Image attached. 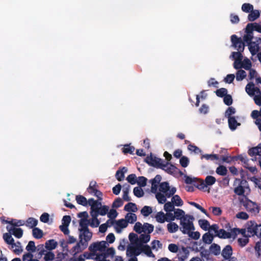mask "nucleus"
<instances>
[{"mask_svg":"<svg viewBox=\"0 0 261 261\" xmlns=\"http://www.w3.org/2000/svg\"><path fill=\"white\" fill-rule=\"evenodd\" d=\"M194 218L193 216L190 215H186V217H184L180 221V224L181 226L179 228L182 233L187 234L190 231L195 230V227L193 221Z\"/></svg>","mask_w":261,"mask_h":261,"instance_id":"nucleus-1","label":"nucleus"},{"mask_svg":"<svg viewBox=\"0 0 261 261\" xmlns=\"http://www.w3.org/2000/svg\"><path fill=\"white\" fill-rule=\"evenodd\" d=\"M241 205L245 208L247 211L252 215H256L259 213V206L254 202L252 201L246 197L240 199Z\"/></svg>","mask_w":261,"mask_h":261,"instance_id":"nucleus-2","label":"nucleus"},{"mask_svg":"<svg viewBox=\"0 0 261 261\" xmlns=\"http://www.w3.org/2000/svg\"><path fill=\"white\" fill-rule=\"evenodd\" d=\"M247 230L248 237L256 236L261 238V224L257 225L255 222L250 221L247 223Z\"/></svg>","mask_w":261,"mask_h":261,"instance_id":"nucleus-3","label":"nucleus"},{"mask_svg":"<svg viewBox=\"0 0 261 261\" xmlns=\"http://www.w3.org/2000/svg\"><path fill=\"white\" fill-rule=\"evenodd\" d=\"M145 161L150 166L156 168H161L162 169H164L165 167H166L168 164V162H166L164 164L163 163V161L162 159L155 156L153 157L151 155L149 156H147L145 159Z\"/></svg>","mask_w":261,"mask_h":261,"instance_id":"nucleus-4","label":"nucleus"},{"mask_svg":"<svg viewBox=\"0 0 261 261\" xmlns=\"http://www.w3.org/2000/svg\"><path fill=\"white\" fill-rule=\"evenodd\" d=\"M159 191L165 194L167 197L169 198L173 196L176 191L175 187L170 189L169 183L165 181L161 182L159 185Z\"/></svg>","mask_w":261,"mask_h":261,"instance_id":"nucleus-5","label":"nucleus"},{"mask_svg":"<svg viewBox=\"0 0 261 261\" xmlns=\"http://www.w3.org/2000/svg\"><path fill=\"white\" fill-rule=\"evenodd\" d=\"M107 242L101 241L91 244L89 247L90 252L94 254L97 251H104L107 248Z\"/></svg>","mask_w":261,"mask_h":261,"instance_id":"nucleus-6","label":"nucleus"},{"mask_svg":"<svg viewBox=\"0 0 261 261\" xmlns=\"http://www.w3.org/2000/svg\"><path fill=\"white\" fill-rule=\"evenodd\" d=\"M97 184L95 181H91L90 182L89 187L87 189V191L91 194H94V196H96L98 200H102V193L99 190L97 189Z\"/></svg>","mask_w":261,"mask_h":261,"instance_id":"nucleus-7","label":"nucleus"},{"mask_svg":"<svg viewBox=\"0 0 261 261\" xmlns=\"http://www.w3.org/2000/svg\"><path fill=\"white\" fill-rule=\"evenodd\" d=\"M231 41L232 45L239 51H243L245 47L244 42L241 38H238L237 35H232L231 36Z\"/></svg>","mask_w":261,"mask_h":261,"instance_id":"nucleus-8","label":"nucleus"},{"mask_svg":"<svg viewBox=\"0 0 261 261\" xmlns=\"http://www.w3.org/2000/svg\"><path fill=\"white\" fill-rule=\"evenodd\" d=\"M92 237V232L89 229L80 232L79 238L80 240L83 241L84 243L88 245V242L89 241Z\"/></svg>","mask_w":261,"mask_h":261,"instance_id":"nucleus-9","label":"nucleus"},{"mask_svg":"<svg viewBox=\"0 0 261 261\" xmlns=\"http://www.w3.org/2000/svg\"><path fill=\"white\" fill-rule=\"evenodd\" d=\"M87 245L84 243L83 240H80L79 242H78L75 246H74L71 249V252L73 255H75L76 254L82 252L83 250H84Z\"/></svg>","mask_w":261,"mask_h":261,"instance_id":"nucleus-10","label":"nucleus"},{"mask_svg":"<svg viewBox=\"0 0 261 261\" xmlns=\"http://www.w3.org/2000/svg\"><path fill=\"white\" fill-rule=\"evenodd\" d=\"M232 254V247L229 245H226L222 250L221 255L225 259L229 260V259H231V256Z\"/></svg>","mask_w":261,"mask_h":261,"instance_id":"nucleus-11","label":"nucleus"},{"mask_svg":"<svg viewBox=\"0 0 261 261\" xmlns=\"http://www.w3.org/2000/svg\"><path fill=\"white\" fill-rule=\"evenodd\" d=\"M217 236L221 239L232 238L233 239V228L230 229V231H226L223 229H220Z\"/></svg>","mask_w":261,"mask_h":261,"instance_id":"nucleus-12","label":"nucleus"},{"mask_svg":"<svg viewBox=\"0 0 261 261\" xmlns=\"http://www.w3.org/2000/svg\"><path fill=\"white\" fill-rule=\"evenodd\" d=\"M7 230L10 233L14 235L16 238L19 239L23 235V230L20 228H15L12 227L7 226Z\"/></svg>","mask_w":261,"mask_h":261,"instance_id":"nucleus-13","label":"nucleus"},{"mask_svg":"<svg viewBox=\"0 0 261 261\" xmlns=\"http://www.w3.org/2000/svg\"><path fill=\"white\" fill-rule=\"evenodd\" d=\"M116 226L115 228L117 232H120L122 228H126L128 223L126 219H121L116 221Z\"/></svg>","mask_w":261,"mask_h":261,"instance_id":"nucleus-14","label":"nucleus"},{"mask_svg":"<svg viewBox=\"0 0 261 261\" xmlns=\"http://www.w3.org/2000/svg\"><path fill=\"white\" fill-rule=\"evenodd\" d=\"M248 154L251 156L259 155L261 156V143H259L257 146L252 147L248 151Z\"/></svg>","mask_w":261,"mask_h":261,"instance_id":"nucleus-15","label":"nucleus"},{"mask_svg":"<svg viewBox=\"0 0 261 261\" xmlns=\"http://www.w3.org/2000/svg\"><path fill=\"white\" fill-rule=\"evenodd\" d=\"M228 123L229 127L231 130H236L237 127L241 125V123L237 121L235 117L229 118L228 119Z\"/></svg>","mask_w":261,"mask_h":261,"instance_id":"nucleus-16","label":"nucleus"},{"mask_svg":"<svg viewBox=\"0 0 261 261\" xmlns=\"http://www.w3.org/2000/svg\"><path fill=\"white\" fill-rule=\"evenodd\" d=\"M246 183H247V181L246 180H242L240 181V185L234 188V192L237 195L239 196L244 195L245 193V189L243 185Z\"/></svg>","mask_w":261,"mask_h":261,"instance_id":"nucleus-17","label":"nucleus"},{"mask_svg":"<svg viewBox=\"0 0 261 261\" xmlns=\"http://www.w3.org/2000/svg\"><path fill=\"white\" fill-rule=\"evenodd\" d=\"M11 234H12L10 233V232L5 233L3 234V239L6 243L11 245L12 248H14V246H15V245L14 243V240L12 237Z\"/></svg>","mask_w":261,"mask_h":261,"instance_id":"nucleus-18","label":"nucleus"},{"mask_svg":"<svg viewBox=\"0 0 261 261\" xmlns=\"http://www.w3.org/2000/svg\"><path fill=\"white\" fill-rule=\"evenodd\" d=\"M164 170H165L168 173L171 174L177 173L178 171L180 173V174H182L181 172L179 171L177 168L172 164H170L169 163L167 166L165 167Z\"/></svg>","mask_w":261,"mask_h":261,"instance_id":"nucleus-19","label":"nucleus"},{"mask_svg":"<svg viewBox=\"0 0 261 261\" xmlns=\"http://www.w3.org/2000/svg\"><path fill=\"white\" fill-rule=\"evenodd\" d=\"M127 171V168L123 167L122 169H119L116 171V179L121 181L123 180L124 178V173Z\"/></svg>","mask_w":261,"mask_h":261,"instance_id":"nucleus-20","label":"nucleus"},{"mask_svg":"<svg viewBox=\"0 0 261 261\" xmlns=\"http://www.w3.org/2000/svg\"><path fill=\"white\" fill-rule=\"evenodd\" d=\"M79 225L80 226V228L79 229L80 232L87 230L89 229L88 225H89V220L85 219H81L80 220Z\"/></svg>","mask_w":261,"mask_h":261,"instance_id":"nucleus-21","label":"nucleus"},{"mask_svg":"<svg viewBox=\"0 0 261 261\" xmlns=\"http://www.w3.org/2000/svg\"><path fill=\"white\" fill-rule=\"evenodd\" d=\"M124 210L128 212H136L138 210L137 205L135 203L128 202L124 207Z\"/></svg>","mask_w":261,"mask_h":261,"instance_id":"nucleus-22","label":"nucleus"},{"mask_svg":"<svg viewBox=\"0 0 261 261\" xmlns=\"http://www.w3.org/2000/svg\"><path fill=\"white\" fill-rule=\"evenodd\" d=\"M128 238L131 244L136 245L141 244V243H139L140 240L137 234L133 232L130 233L128 236Z\"/></svg>","mask_w":261,"mask_h":261,"instance_id":"nucleus-23","label":"nucleus"},{"mask_svg":"<svg viewBox=\"0 0 261 261\" xmlns=\"http://www.w3.org/2000/svg\"><path fill=\"white\" fill-rule=\"evenodd\" d=\"M260 13L258 10L253 9L248 16V19L250 21H253L259 17Z\"/></svg>","mask_w":261,"mask_h":261,"instance_id":"nucleus-24","label":"nucleus"},{"mask_svg":"<svg viewBox=\"0 0 261 261\" xmlns=\"http://www.w3.org/2000/svg\"><path fill=\"white\" fill-rule=\"evenodd\" d=\"M57 242L53 240H49L45 242V248L48 250L54 249L57 246Z\"/></svg>","mask_w":261,"mask_h":261,"instance_id":"nucleus-25","label":"nucleus"},{"mask_svg":"<svg viewBox=\"0 0 261 261\" xmlns=\"http://www.w3.org/2000/svg\"><path fill=\"white\" fill-rule=\"evenodd\" d=\"M233 239H236L237 235L238 234L241 233L244 237L245 238H248V234H246V229H239L237 228H233Z\"/></svg>","mask_w":261,"mask_h":261,"instance_id":"nucleus-26","label":"nucleus"},{"mask_svg":"<svg viewBox=\"0 0 261 261\" xmlns=\"http://www.w3.org/2000/svg\"><path fill=\"white\" fill-rule=\"evenodd\" d=\"M214 237L210 232H206L202 236V240L205 244H211L213 240Z\"/></svg>","mask_w":261,"mask_h":261,"instance_id":"nucleus-27","label":"nucleus"},{"mask_svg":"<svg viewBox=\"0 0 261 261\" xmlns=\"http://www.w3.org/2000/svg\"><path fill=\"white\" fill-rule=\"evenodd\" d=\"M125 219L127 222V223H134L137 221V215L135 214L128 213L125 217Z\"/></svg>","mask_w":261,"mask_h":261,"instance_id":"nucleus-28","label":"nucleus"},{"mask_svg":"<svg viewBox=\"0 0 261 261\" xmlns=\"http://www.w3.org/2000/svg\"><path fill=\"white\" fill-rule=\"evenodd\" d=\"M220 247L218 244L213 243L210 247V252L215 255H217L220 253Z\"/></svg>","mask_w":261,"mask_h":261,"instance_id":"nucleus-29","label":"nucleus"},{"mask_svg":"<svg viewBox=\"0 0 261 261\" xmlns=\"http://www.w3.org/2000/svg\"><path fill=\"white\" fill-rule=\"evenodd\" d=\"M168 231L170 233H174L176 232L179 227L178 225L175 222H170L167 225Z\"/></svg>","mask_w":261,"mask_h":261,"instance_id":"nucleus-30","label":"nucleus"},{"mask_svg":"<svg viewBox=\"0 0 261 261\" xmlns=\"http://www.w3.org/2000/svg\"><path fill=\"white\" fill-rule=\"evenodd\" d=\"M194 185L200 190L204 191V189L206 188L204 181L200 179H196V181H195Z\"/></svg>","mask_w":261,"mask_h":261,"instance_id":"nucleus-31","label":"nucleus"},{"mask_svg":"<svg viewBox=\"0 0 261 261\" xmlns=\"http://www.w3.org/2000/svg\"><path fill=\"white\" fill-rule=\"evenodd\" d=\"M76 201L79 204L83 206H87L88 201L87 199L83 196L79 195H76L75 197Z\"/></svg>","mask_w":261,"mask_h":261,"instance_id":"nucleus-32","label":"nucleus"},{"mask_svg":"<svg viewBox=\"0 0 261 261\" xmlns=\"http://www.w3.org/2000/svg\"><path fill=\"white\" fill-rule=\"evenodd\" d=\"M246 91L250 96L254 95L255 87L253 83H248L246 86Z\"/></svg>","mask_w":261,"mask_h":261,"instance_id":"nucleus-33","label":"nucleus"},{"mask_svg":"<svg viewBox=\"0 0 261 261\" xmlns=\"http://www.w3.org/2000/svg\"><path fill=\"white\" fill-rule=\"evenodd\" d=\"M156 221L161 223H163L166 221L165 214L162 211L158 212L155 216Z\"/></svg>","mask_w":261,"mask_h":261,"instance_id":"nucleus-34","label":"nucleus"},{"mask_svg":"<svg viewBox=\"0 0 261 261\" xmlns=\"http://www.w3.org/2000/svg\"><path fill=\"white\" fill-rule=\"evenodd\" d=\"M136 250V245H129L126 250V255L129 257H133L135 255Z\"/></svg>","mask_w":261,"mask_h":261,"instance_id":"nucleus-35","label":"nucleus"},{"mask_svg":"<svg viewBox=\"0 0 261 261\" xmlns=\"http://www.w3.org/2000/svg\"><path fill=\"white\" fill-rule=\"evenodd\" d=\"M38 224V220L34 218L30 217L29 218L27 221L25 225L27 227H29L30 228H33L35 227Z\"/></svg>","mask_w":261,"mask_h":261,"instance_id":"nucleus-36","label":"nucleus"},{"mask_svg":"<svg viewBox=\"0 0 261 261\" xmlns=\"http://www.w3.org/2000/svg\"><path fill=\"white\" fill-rule=\"evenodd\" d=\"M33 237L37 239H41L43 237V231L38 227H35L32 230Z\"/></svg>","mask_w":261,"mask_h":261,"instance_id":"nucleus-37","label":"nucleus"},{"mask_svg":"<svg viewBox=\"0 0 261 261\" xmlns=\"http://www.w3.org/2000/svg\"><path fill=\"white\" fill-rule=\"evenodd\" d=\"M198 223L200 227L204 230L206 231L209 229L210 225L207 220L205 219H200L198 221Z\"/></svg>","mask_w":261,"mask_h":261,"instance_id":"nucleus-38","label":"nucleus"},{"mask_svg":"<svg viewBox=\"0 0 261 261\" xmlns=\"http://www.w3.org/2000/svg\"><path fill=\"white\" fill-rule=\"evenodd\" d=\"M205 184L206 185V187L207 186H211L213 185L216 181V179L215 177L211 176V175H208L207 176L205 180H204Z\"/></svg>","mask_w":261,"mask_h":261,"instance_id":"nucleus-39","label":"nucleus"},{"mask_svg":"<svg viewBox=\"0 0 261 261\" xmlns=\"http://www.w3.org/2000/svg\"><path fill=\"white\" fill-rule=\"evenodd\" d=\"M172 202L176 206H181L183 204V201L178 195H173L172 198Z\"/></svg>","mask_w":261,"mask_h":261,"instance_id":"nucleus-40","label":"nucleus"},{"mask_svg":"<svg viewBox=\"0 0 261 261\" xmlns=\"http://www.w3.org/2000/svg\"><path fill=\"white\" fill-rule=\"evenodd\" d=\"M122 152L124 154H133L134 150L135 147L133 146H130L129 144H125L122 149Z\"/></svg>","mask_w":261,"mask_h":261,"instance_id":"nucleus-41","label":"nucleus"},{"mask_svg":"<svg viewBox=\"0 0 261 261\" xmlns=\"http://www.w3.org/2000/svg\"><path fill=\"white\" fill-rule=\"evenodd\" d=\"M142 252L149 257H154V255L152 253L151 248L147 245H142Z\"/></svg>","mask_w":261,"mask_h":261,"instance_id":"nucleus-42","label":"nucleus"},{"mask_svg":"<svg viewBox=\"0 0 261 261\" xmlns=\"http://www.w3.org/2000/svg\"><path fill=\"white\" fill-rule=\"evenodd\" d=\"M143 232H147L148 234L151 233L154 229L153 225L149 224L148 223H145L143 226Z\"/></svg>","mask_w":261,"mask_h":261,"instance_id":"nucleus-43","label":"nucleus"},{"mask_svg":"<svg viewBox=\"0 0 261 261\" xmlns=\"http://www.w3.org/2000/svg\"><path fill=\"white\" fill-rule=\"evenodd\" d=\"M174 216H176L175 218L176 219L180 220V221L181 219L186 217L185 212L179 208L176 209L174 211Z\"/></svg>","mask_w":261,"mask_h":261,"instance_id":"nucleus-44","label":"nucleus"},{"mask_svg":"<svg viewBox=\"0 0 261 261\" xmlns=\"http://www.w3.org/2000/svg\"><path fill=\"white\" fill-rule=\"evenodd\" d=\"M152 212V208L149 206H144L141 210V213L144 216L147 217Z\"/></svg>","mask_w":261,"mask_h":261,"instance_id":"nucleus-45","label":"nucleus"},{"mask_svg":"<svg viewBox=\"0 0 261 261\" xmlns=\"http://www.w3.org/2000/svg\"><path fill=\"white\" fill-rule=\"evenodd\" d=\"M236 109L232 107H228L225 112V117L227 118L233 117V116L232 115H233L236 113Z\"/></svg>","mask_w":261,"mask_h":261,"instance_id":"nucleus-46","label":"nucleus"},{"mask_svg":"<svg viewBox=\"0 0 261 261\" xmlns=\"http://www.w3.org/2000/svg\"><path fill=\"white\" fill-rule=\"evenodd\" d=\"M155 197L158 200V201L160 204H163L166 201V195H164L161 192H158L155 194Z\"/></svg>","mask_w":261,"mask_h":261,"instance_id":"nucleus-47","label":"nucleus"},{"mask_svg":"<svg viewBox=\"0 0 261 261\" xmlns=\"http://www.w3.org/2000/svg\"><path fill=\"white\" fill-rule=\"evenodd\" d=\"M89 220V225L92 227H97L99 226L100 222L96 218V215L93 216V218Z\"/></svg>","mask_w":261,"mask_h":261,"instance_id":"nucleus-48","label":"nucleus"},{"mask_svg":"<svg viewBox=\"0 0 261 261\" xmlns=\"http://www.w3.org/2000/svg\"><path fill=\"white\" fill-rule=\"evenodd\" d=\"M203 158L207 160H219V156L217 154H203L201 156V159H203Z\"/></svg>","mask_w":261,"mask_h":261,"instance_id":"nucleus-49","label":"nucleus"},{"mask_svg":"<svg viewBox=\"0 0 261 261\" xmlns=\"http://www.w3.org/2000/svg\"><path fill=\"white\" fill-rule=\"evenodd\" d=\"M150 236L149 234H141L139 237V243H147L150 241Z\"/></svg>","mask_w":261,"mask_h":261,"instance_id":"nucleus-50","label":"nucleus"},{"mask_svg":"<svg viewBox=\"0 0 261 261\" xmlns=\"http://www.w3.org/2000/svg\"><path fill=\"white\" fill-rule=\"evenodd\" d=\"M246 76V73L243 70H239L236 73V80L238 81H242Z\"/></svg>","mask_w":261,"mask_h":261,"instance_id":"nucleus-51","label":"nucleus"},{"mask_svg":"<svg viewBox=\"0 0 261 261\" xmlns=\"http://www.w3.org/2000/svg\"><path fill=\"white\" fill-rule=\"evenodd\" d=\"M253 9L252 5L249 3H245L242 5V10L243 12L246 13H250Z\"/></svg>","mask_w":261,"mask_h":261,"instance_id":"nucleus-52","label":"nucleus"},{"mask_svg":"<svg viewBox=\"0 0 261 261\" xmlns=\"http://www.w3.org/2000/svg\"><path fill=\"white\" fill-rule=\"evenodd\" d=\"M25 249L31 253L35 252L36 247L35 246V242L33 241H30L26 246Z\"/></svg>","mask_w":261,"mask_h":261,"instance_id":"nucleus-53","label":"nucleus"},{"mask_svg":"<svg viewBox=\"0 0 261 261\" xmlns=\"http://www.w3.org/2000/svg\"><path fill=\"white\" fill-rule=\"evenodd\" d=\"M216 173L222 176H224L226 175L227 172V170L226 168L224 166H219L216 169Z\"/></svg>","mask_w":261,"mask_h":261,"instance_id":"nucleus-54","label":"nucleus"},{"mask_svg":"<svg viewBox=\"0 0 261 261\" xmlns=\"http://www.w3.org/2000/svg\"><path fill=\"white\" fill-rule=\"evenodd\" d=\"M133 192L134 195L137 197H141L143 196L144 193L143 192V190L141 189L140 187H135L134 188Z\"/></svg>","mask_w":261,"mask_h":261,"instance_id":"nucleus-55","label":"nucleus"},{"mask_svg":"<svg viewBox=\"0 0 261 261\" xmlns=\"http://www.w3.org/2000/svg\"><path fill=\"white\" fill-rule=\"evenodd\" d=\"M241 51H238V52H233L232 53V56L233 58L235 59V61H238V64H241V61L242 60V55L241 53Z\"/></svg>","mask_w":261,"mask_h":261,"instance_id":"nucleus-56","label":"nucleus"},{"mask_svg":"<svg viewBox=\"0 0 261 261\" xmlns=\"http://www.w3.org/2000/svg\"><path fill=\"white\" fill-rule=\"evenodd\" d=\"M109 211V207L106 205L101 206L97 209V212L98 214L101 216H105L106 215Z\"/></svg>","mask_w":261,"mask_h":261,"instance_id":"nucleus-57","label":"nucleus"},{"mask_svg":"<svg viewBox=\"0 0 261 261\" xmlns=\"http://www.w3.org/2000/svg\"><path fill=\"white\" fill-rule=\"evenodd\" d=\"M227 93V90L224 88H221L216 90V94L217 96L223 97Z\"/></svg>","mask_w":261,"mask_h":261,"instance_id":"nucleus-58","label":"nucleus"},{"mask_svg":"<svg viewBox=\"0 0 261 261\" xmlns=\"http://www.w3.org/2000/svg\"><path fill=\"white\" fill-rule=\"evenodd\" d=\"M179 163L181 166L184 167H187L189 164V160L188 157L186 156H182L180 158Z\"/></svg>","mask_w":261,"mask_h":261,"instance_id":"nucleus-59","label":"nucleus"},{"mask_svg":"<svg viewBox=\"0 0 261 261\" xmlns=\"http://www.w3.org/2000/svg\"><path fill=\"white\" fill-rule=\"evenodd\" d=\"M164 210L166 212H171L174 210L173 203L171 202H168L164 205Z\"/></svg>","mask_w":261,"mask_h":261,"instance_id":"nucleus-60","label":"nucleus"},{"mask_svg":"<svg viewBox=\"0 0 261 261\" xmlns=\"http://www.w3.org/2000/svg\"><path fill=\"white\" fill-rule=\"evenodd\" d=\"M147 181V179L145 177L139 176L138 177V180H137V183L140 187H143L146 185Z\"/></svg>","mask_w":261,"mask_h":261,"instance_id":"nucleus-61","label":"nucleus"},{"mask_svg":"<svg viewBox=\"0 0 261 261\" xmlns=\"http://www.w3.org/2000/svg\"><path fill=\"white\" fill-rule=\"evenodd\" d=\"M126 180L131 185H134L137 183V177L135 174H131L128 175L126 178Z\"/></svg>","mask_w":261,"mask_h":261,"instance_id":"nucleus-62","label":"nucleus"},{"mask_svg":"<svg viewBox=\"0 0 261 261\" xmlns=\"http://www.w3.org/2000/svg\"><path fill=\"white\" fill-rule=\"evenodd\" d=\"M123 201L120 198H116L112 204V207L114 208H118L123 205Z\"/></svg>","mask_w":261,"mask_h":261,"instance_id":"nucleus-63","label":"nucleus"},{"mask_svg":"<svg viewBox=\"0 0 261 261\" xmlns=\"http://www.w3.org/2000/svg\"><path fill=\"white\" fill-rule=\"evenodd\" d=\"M223 101L224 103L227 106H230L232 103V97L229 94H226L225 96L223 97Z\"/></svg>","mask_w":261,"mask_h":261,"instance_id":"nucleus-64","label":"nucleus"}]
</instances>
